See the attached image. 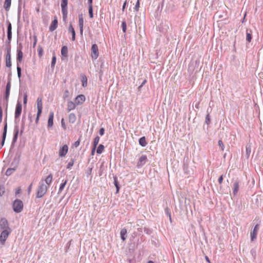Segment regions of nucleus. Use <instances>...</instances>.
Here are the masks:
<instances>
[{
    "mask_svg": "<svg viewBox=\"0 0 263 263\" xmlns=\"http://www.w3.org/2000/svg\"><path fill=\"white\" fill-rule=\"evenodd\" d=\"M0 243L4 245L12 232L8 221L5 218H2L0 219Z\"/></svg>",
    "mask_w": 263,
    "mask_h": 263,
    "instance_id": "obj_1",
    "label": "nucleus"
},
{
    "mask_svg": "<svg viewBox=\"0 0 263 263\" xmlns=\"http://www.w3.org/2000/svg\"><path fill=\"white\" fill-rule=\"evenodd\" d=\"M48 185L44 184V182L42 180L40 182V184L36 191V198H40L43 197L47 193Z\"/></svg>",
    "mask_w": 263,
    "mask_h": 263,
    "instance_id": "obj_2",
    "label": "nucleus"
},
{
    "mask_svg": "<svg viewBox=\"0 0 263 263\" xmlns=\"http://www.w3.org/2000/svg\"><path fill=\"white\" fill-rule=\"evenodd\" d=\"M12 208L13 211L16 213L21 212L24 208V204L22 200L20 199H15L12 204Z\"/></svg>",
    "mask_w": 263,
    "mask_h": 263,
    "instance_id": "obj_3",
    "label": "nucleus"
},
{
    "mask_svg": "<svg viewBox=\"0 0 263 263\" xmlns=\"http://www.w3.org/2000/svg\"><path fill=\"white\" fill-rule=\"evenodd\" d=\"M37 112L36 115V117L35 119V123L36 124H38L40 116L42 112V108H43V104H42V99L41 98H38L37 99Z\"/></svg>",
    "mask_w": 263,
    "mask_h": 263,
    "instance_id": "obj_4",
    "label": "nucleus"
},
{
    "mask_svg": "<svg viewBox=\"0 0 263 263\" xmlns=\"http://www.w3.org/2000/svg\"><path fill=\"white\" fill-rule=\"evenodd\" d=\"M7 54L6 55V65L7 67L10 68L12 64L11 61V48L8 46L6 48Z\"/></svg>",
    "mask_w": 263,
    "mask_h": 263,
    "instance_id": "obj_5",
    "label": "nucleus"
},
{
    "mask_svg": "<svg viewBox=\"0 0 263 263\" xmlns=\"http://www.w3.org/2000/svg\"><path fill=\"white\" fill-rule=\"evenodd\" d=\"M91 58L92 59H97L99 57L98 47L97 44H93L91 46Z\"/></svg>",
    "mask_w": 263,
    "mask_h": 263,
    "instance_id": "obj_6",
    "label": "nucleus"
},
{
    "mask_svg": "<svg viewBox=\"0 0 263 263\" xmlns=\"http://www.w3.org/2000/svg\"><path fill=\"white\" fill-rule=\"evenodd\" d=\"M259 224H256L252 232H251L250 235H251V240L252 241H254L257 237V235L259 230Z\"/></svg>",
    "mask_w": 263,
    "mask_h": 263,
    "instance_id": "obj_7",
    "label": "nucleus"
},
{
    "mask_svg": "<svg viewBox=\"0 0 263 263\" xmlns=\"http://www.w3.org/2000/svg\"><path fill=\"white\" fill-rule=\"evenodd\" d=\"M68 151V147L67 145L65 144L60 148L59 151V156L61 157H64L66 156Z\"/></svg>",
    "mask_w": 263,
    "mask_h": 263,
    "instance_id": "obj_8",
    "label": "nucleus"
},
{
    "mask_svg": "<svg viewBox=\"0 0 263 263\" xmlns=\"http://www.w3.org/2000/svg\"><path fill=\"white\" fill-rule=\"evenodd\" d=\"M68 0H62L61 1V8L62 12L63 15H67V4Z\"/></svg>",
    "mask_w": 263,
    "mask_h": 263,
    "instance_id": "obj_9",
    "label": "nucleus"
},
{
    "mask_svg": "<svg viewBox=\"0 0 263 263\" xmlns=\"http://www.w3.org/2000/svg\"><path fill=\"white\" fill-rule=\"evenodd\" d=\"M22 110V105L21 103L19 102H18L16 104V108H15V118H18L21 113Z\"/></svg>",
    "mask_w": 263,
    "mask_h": 263,
    "instance_id": "obj_10",
    "label": "nucleus"
},
{
    "mask_svg": "<svg viewBox=\"0 0 263 263\" xmlns=\"http://www.w3.org/2000/svg\"><path fill=\"white\" fill-rule=\"evenodd\" d=\"M85 101V97L83 95H78L75 99V103L77 105L82 104Z\"/></svg>",
    "mask_w": 263,
    "mask_h": 263,
    "instance_id": "obj_11",
    "label": "nucleus"
},
{
    "mask_svg": "<svg viewBox=\"0 0 263 263\" xmlns=\"http://www.w3.org/2000/svg\"><path fill=\"white\" fill-rule=\"evenodd\" d=\"M147 161V157L145 155H142L139 159L138 162H137V167H140L142 166H143L144 164H145Z\"/></svg>",
    "mask_w": 263,
    "mask_h": 263,
    "instance_id": "obj_12",
    "label": "nucleus"
},
{
    "mask_svg": "<svg viewBox=\"0 0 263 263\" xmlns=\"http://www.w3.org/2000/svg\"><path fill=\"white\" fill-rule=\"evenodd\" d=\"M79 24L80 27V34L82 35L83 32L84 20L83 17V15L82 14L79 15Z\"/></svg>",
    "mask_w": 263,
    "mask_h": 263,
    "instance_id": "obj_13",
    "label": "nucleus"
},
{
    "mask_svg": "<svg viewBox=\"0 0 263 263\" xmlns=\"http://www.w3.org/2000/svg\"><path fill=\"white\" fill-rule=\"evenodd\" d=\"M58 22L57 17H54V20L52 21L49 30L50 31H53L58 27Z\"/></svg>",
    "mask_w": 263,
    "mask_h": 263,
    "instance_id": "obj_14",
    "label": "nucleus"
},
{
    "mask_svg": "<svg viewBox=\"0 0 263 263\" xmlns=\"http://www.w3.org/2000/svg\"><path fill=\"white\" fill-rule=\"evenodd\" d=\"M23 53L21 49L17 50V65H18L19 63H21L23 60Z\"/></svg>",
    "mask_w": 263,
    "mask_h": 263,
    "instance_id": "obj_15",
    "label": "nucleus"
},
{
    "mask_svg": "<svg viewBox=\"0 0 263 263\" xmlns=\"http://www.w3.org/2000/svg\"><path fill=\"white\" fill-rule=\"evenodd\" d=\"M53 118H54V113L53 112H50L49 114L48 120V126L49 127H51L53 124Z\"/></svg>",
    "mask_w": 263,
    "mask_h": 263,
    "instance_id": "obj_16",
    "label": "nucleus"
},
{
    "mask_svg": "<svg viewBox=\"0 0 263 263\" xmlns=\"http://www.w3.org/2000/svg\"><path fill=\"white\" fill-rule=\"evenodd\" d=\"M10 88H11V83H10V82H8L6 85V92H5V98L7 101L8 100V98L9 97Z\"/></svg>",
    "mask_w": 263,
    "mask_h": 263,
    "instance_id": "obj_17",
    "label": "nucleus"
},
{
    "mask_svg": "<svg viewBox=\"0 0 263 263\" xmlns=\"http://www.w3.org/2000/svg\"><path fill=\"white\" fill-rule=\"evenodd\" d=\"M43 182L45 181L46 183V185H48V187H49L51 183L52 182V175L49 174L47 177H46L44 180H43Z\"/></svg>",
    "mask_w": 263,
    "mask_h": 263,
    "instance_id": "obj_18",
    "label": "nucleus"
},
{
    "mask_svg": "<svg viewBox=\"0 0 263 263\" xmlns=\"http://www.w3.org/2000/svg\"><path fill=\"white\" fill-rule=\"evenodd\" d=\"M7 30H7V37H8V40L10 43L11 40V38H12V32H11L12 27H11V23L9 24V25L8 26Z\"/></svg>",
    "mask_w": 263,
    "mask_h": 263,
    "instance_id": "obj_19",
    "label": "nucleus"
},
{
    "mask_svg": "<svg viewBox=\"0 0 263 263\" xmlns=\"http://www.w3.org/2000/svg\"><path fill=\"white\" fill-rule=\"evenodd\" d=\"M7 124H6V125H5L4 128L2 140L1 142L2 146H3V145H4V143H5V141L6 139V134H7Z\"/></svg>",
    "mask_w": 263,
    "mask_h": 263,
    "instance_id": "obj_20",
    "label": "nucleus"
},
{
    "mask_svg": "<svg viewBox=\"0 0 263 263\" xmlns=\"http://www.w3.org/2000/svg\"><path fill=\"white\" fill-rule=\"evenodd\" d=\"M68 31L70 32L72 34V40L74 41L76 39V33L74 29L71 25V24H70L69 27H68Z\"/></svg>",
    "mask_w": 263,
    "mask_h": 263,
    "instance_id": "obj_21",
    "label": "nucleus"
},
{
    "mask_svg": "<svg viewBox=\"0 0 263 263\" xmlns=\"http://www.w3.org/2000/svg\"><path fill=\"white\" fill-rule=\"evenodd\" d=\"M77 104L73 103L72 101H69L67 104V110L68 111H70L72 110L75 109Z\"/></svg>",
    "mask_w": 263,
    "mask_h": 263,
    "instance_id": "obj_22",
    "label": "nucleus"
},
{
    "mask_svg": "<svg viewBox=\"0 0 263 263\" xmlns=\"http://www.w3.org/2000/svg\"><path fill=\"white\" fill-rule=\"evenodd\" d=\"M11 0H5L4 4V7L6 10L8 11L11 6Z\"/></svg>",
    "mask_w": 263,
    "mask_h": 263,
    "instance_id": "obj_23",
    "label": "nucleus"
},
{
    "mask_svg": "<svg viewBox=\"0 0 263 263\" xmlns=\"http://www.w3.org/2000/svg\"><path fill=\"white\" fill-rule=\"evenodd\" d=\"M239 182L238 181L235 182L234 183V189H233V193L234 195H235L237 194L238 190H239Z\"/></svg>",
    "mask_w": 263,
    "mask_h": 263,
    "instance_id": "obj_24",
    "label": "nucleus"
},
{
    "mask_svg": "<svg viewBox=\"0 0 263 263\" xmlns=\"http://www.w3.org/2000/svg\"><path fill=\"white\" fill-rule=\"evenodd\" d=\"M61 54L64 57H67L68 48L66 46H64L62 47L61 49Z\"/></svg>",
    "mask_w": 263,
    "mask_h": 263,
    "instance_id": "obj_25",
    "label": "nucleus"
},
{
    "mask_svg": "<svg viewBox=\"0 0 263 263\" xmlns=\"http://www.w3.org/2000/svg\"><path fill=\"white\" fill-rule=\"evenodd\" d=\"M139 144L142 146H145L147 144L145 137H142L139 140Z\"/></svg>",
    "mask_w": 263,
    "mask_h": 263,
    "instance_id": "obj_26",
    "label": "nucleus"
},
{
    "mask_svg": "<svg viewBox=\"0 0 263 263\" xmlns=\"http://www.w3.org/2000/svg\"><path fill=\"white\" fill-rule=\"evenodd\" d=\"M126 233H127V230L126 229L124 228L121 230L120 235H121V239L123 240V241H124L126 239L125 235L126 234Z\"/></svg>",
    "mask_w": 263,
    "mask_h": 263,
    "instance_id": "obj_27",
    "label": "nucleus"
},
{
    "mask_svg": "<svg viewBox=\"0 0 263 263\" xmlns=\"http://www.w3.org/2000/svg\"><path fill=\"white\" fill-rule=\"evenodd\" d=\"M76 120V116L74 114H70L69 115V121L71 123H74Z\"/></svg>",
    "mask_w": 263,
    "mask_h": 263,
    "instance_id": "obj_28",
    "label": "nucleus"
},
{
    "mask_svg": "<svg viewBox=\"0 0 263 263\" xmlns=\"http://www.w3.org/2000/svg\"><path fill=\"white\" fill-rule=\"evenodd\" d=\"M104 150V146L103 144H100L97 149V153L101 154Z\"/></svg>",
    "mask_w": 263,
    "mask_h": 263,
    "instance_id": "obj_29",
    "label": "nucleus"
},
{
    "mask_svg": "<svg viewBox=\"0 0 263 263\" xmlns=\"http://www.w3.org/2000/svg\"><path fill=\"white\" fill-rule=\"evenodd\" d=\"M82 86L83 87H86L87 84V78L85 76H83L82 77Z\"/></svg>",
    "mask_w": 263,
    "mask_h": 263,
    "instance_id": "obj_30",
    "label": "nucleus"
},
{
    "mask_svg": "<svg viewBox=\"0 0 263 263\" xmlns=\"http://www.w3.org/2000/svg\"><path fill=\"white\" fill-rule=\"evenodd\" d=\"M99 141H100V137L98 136H96L93 142V147H97V146L98 144Z\"/></svg>",
    "mask_w": 263,
    "mask_h": 263,
    "instance_id": "obj_31",
    "label": "nucleus"
},
{
    "mask_svg": "<svg viewBox=\"0 0 263 263\" xmlns=\"http://www.w3.org/2000/svg\"><path fill=\"white\" fill-rule=\"evenodd\" d=\"M67 183V180H65V181L60 185V186L59 188V193H61L63 191V190L65 187Z\"/></svg>",
    "mask_w": 263,
    "mask_h": 263,
    "instance_id": "obj_32",
    "label": "nucleus"
},
{
    "mask_svg": "<svg viewBox=\"0 0 263 263\" xmlns=\"http://www.w3.org/2000/svg\"><path fill=\"white\" fill-rule=\"evenodd\" d=\"M5 193V187L4 185L0 186V196H3Z\"/></svg>",
    "mask_w": 263,
    "mask_h": 263,
    "instance_id": "obj_33",
    "label": "nucleus"
},
{
    "mask_svg": "<svg viewBox=\"0 0 263 263\" xmlns=\"http://www.w3.org/2000/svg\"><path fill=\"white\" fill-rule=\"evenodd\" d=\"M88 12H89V15L90 17L92 18L93 17L92 6H89Z\"/></svg>",
    "mask_w": 263,
    "mask_h": 263,
    "instance_id": "obj_34",
    "label": "nucleus"
},
{
    "mask_svg": "<svg viewBox=\"0 0 263 263\" xmlns=\"http://www.w3.org/2000/svg\"><path fill=\"white\" fill-rule=\"evenodd\" d=\"M43 54V49L41 46L38 47V54L40 57H42Z\"/></svg>",
    "mask_w": 263,
    "mask_h": 263,
    "instance_id": "obj_35",
    "label": "nucleus"
},
{
    "mask_svg": "<svg viewBox=\"0 0 263 263\" xmlns=\"http://www.w3.org/2000/svg\"><path fill=\"white\" fill-rule=\"evenodd\" d=\"M122 28L123 32L124 33H125L126 31V22L125 21H123L122 23Z\"/></svg>",
    "mask_w": 263,
    "mask_h": 263,
    "instance_id": "obj_36",
    "label": "nucleus"
},
{
    "mask_svg": "<svg viewBox=\"0 0 263 263\" xmlns=\"http://www.w3.org/2000/svg\"><path fill=\"white\" fill-rule=\"evenodd\" d=\"M246 40L248 42H250L252 40V35L251 33L247 32L246 35Z\"/></svg>",
    "mask_w": 263,
    "mask_h": 263,
    "instance_id": "obj_37",
    "label": "nucleus"
},
{
    "mask_svg": "<svg viewBox=\"0 0 263 263\" xmlns=\"http://www.w3.org/2000/svg\"><path fill=\"white\" fill-rule=\"evenodd\" d=\"M17 72L18 77L20 78L21 77V68L18 66V65L17 66Z\"/></svg>",
    "mask_w": 263,
    "mask_h": 263,
    "instance_id": "obj_38",
    "label": "nucleus"
},
{
    "mask_svg": "<svg viewBox=\"0 0 263 263\" xmlns=\"http://www.w3.org/2000/svg\"><path fill=\"white\" fill-rule=\"evenodd\" d=\"M218 145L221 147V150L223 151L224 148V144H223L222 141L221 140H219L218 141Z\"/></svg>",
    "mask_w": 263,
    "mask_h": 263,
    "instance_id": "obj_39",
    "label": "nucleus"
},
{
    "mask_svg": "<svg viewBox=\"0 0 263 263\" xmlns=\"http://www.w3.org/2000/svg\"><path fill=\"white\" fill-rule=\"evenodd\" d=\"M139 7H140V2H139V0H138L137 3H136L135 7V10L136 11H138Z\"/></svg>",
    "mask_w": 263,
    "mask_h": 263,
    "instance_id": "obj_40",
    "label": "nucleus"
},
{
    "mask_svg": "<svg viewBox=\"0 0 263 263\" xmlns=\"http://www.w3.org/2000/svg\"><path fill=\"white\" fill-rule=\"evenodd\" d=\"M73 164H74V161L73 160H71L70 162H69L67 165V168L68 169H69L73 165Z\"/></svg>",
    "mask_w": 263,
    "mask_h": 263,
    "instance_id": "obj_41",
    "label": "nucleus"
},
{
    "mask_svg": "<svg viewBox=\"0 0 263 263\" xmlns=\"http://www.w3.org/2000/svg\"><path fill=\"white\" fill-rule=\"evenodd\" d=\"M27 102V94L25 93L24 97V104L25 106L26 105Z\"/></svg>",
    "mask_w": 263,
    "mask_h": 263,
    "instance_id": "obj_42",
    "label": "nucleus"
},
{
    "mask_svg": "<svg viewBox=\"0 0 263 263\" xmlns=\"http://www.w3.org/2000/svg\"><path fill=\"white\" fill-rule=\"evenodd\" d=\"M14 169H12V168H8L7 169V170L6 171V175H10L11 174V173H12V172L14 171Z\"/></svg>",
    "mask_w": 263,
    "mask_h": 263,
    "instance_id": "obj_43",
    "label": "nucleus"
},
{
    "mask_svg": "<svg viewBox=\"0 0 263 263\" xmlns=\"http://www.w3.org/2000/svg\"><path fill=\"white\" fill-rule=\"evenodd\" d=\"M56 62V57L53 56L52 58L51 65L54 66Z\"/></svg>",
    "mask_w": 263,
    "mask_h": 263,
    "instance_id": "obj_44",
    "label": "nucleus"
},
{
    "mask_svg": "<svg viewBox=\"0 0 263 263\" xmlns=\"http://www.w3.org/2000/svg\"><path fill=\"white\" fill-rule=\"evenodd\" d=\"M104 132H105V130H104V128H101L100 129V130H99V134L101 135V136H103L104 134Z\"/></svg>",
    "mask_w": 263,
    "mask_h": 263,
    "instance_id": "obj_45",
    "label": "nucleus"
},
{
    "mask_svg": "<svg viewBox=\"0 0 263 263\" xmlns=\"http://www.w3.org/2000/svg\"><path fill=\"white\" fill-rule=\"evenodd\" d=\"M2 118H3V110H2V107L0 106V123L2 121Z\"/></svg>",
    "mask_w": 263,
    "mask_h": 263,
    "instance_id": "obj_46",
    "label": "nucleus"
},
{
    "mask_svg": "<svg viewBox=\"0 0 263 263\" xmlns=\"http://www.w3.org/2000/svg\"><path fill=\"white\" fill-rule=\"evenodd\" d=\"M61 125H62V127L64 129H66V125H65V123L64 119H62L61 120Z\"/></svg>",
    "mask_w": 263,
    "mask_h": 263,
    "instance_id": "obj_47",
    "label": "nucleus"
},
{
    "mask_svg": "<svg viewBox=\"0 0 263 263\" xmlns=\"http://www.w3.org/2000/svg\"><path fill=\"white\" fill-rule=\"evenodd\" d=\"M80 143V139L79 138L77 141H76L74 143V145L76 147H78Z\"/></svg>",
    "mask_w": 263,
    "mask_h": 263,
    "instance_id": "obj_48",
    "label": "nucleus"
},
{
    "mask_svg": "<svg viewBox=\"0 0 263 263\" xmlns=\"http://www.w3.org/2000/svg\"><path fill=\"white\" fill-rule=\"evenodd\" d=\"M205 121H206V123L207 124H209L210 122V115L208 114L207 115L206 117V119H205Z\"/></svg>",
    "mask_w": 263,
    "mask_h": 263,
    "instance_id": "obj_49",
    "label": "nucleus"
},
{
    "mask_svg": "<svg viewBox=\"0 0 263 263\" xmlns=\"http://www.w3.org/2000/svg\"><path fill=\"white\" fill-rule=\"evenodd\" d=\"M223 175H221L218 179V182L219 184H221L223 181Z\"/></svg>",
    "mask_w": 263,
    "mask_h": 263,
    "instance_id": "obj_50",
    "label": "nucleus"
},
{
    "mask_svg": "<svg viewBox=\"0 0 263 263\" xmlns=\"http://www.w3.org/2000/svg\"><path fill=\"white\" fill-rule=\"evenodd\" d=\"M21 193V189L20 187H18L15 191V195H17Z\"/></svg>",
    "mask_w": 263,
    "mask_h": 263,
    "instance_id": "obj_51",
    "label": "nucleus"
},
{
    "mask_svg": "<svg viewBox=\"0 0 263 263\" xmlns=\"http://www.w3.org/2000/svg\"><path fill=\"white\" fill-rule=\"evenodd\" d=\"M114 184L115 186L119 185L117 177H114Z\"/></svg>",
    "mask_w": 263,
    "mask_h": 263,
    "instance_id": "obj_52",
    "label": "nucleus"
},
{
    "mask_svg": "<svg viewBox=\"0 0 263 263\" xmlns=\"http://www.w3.org/2000/svg\"><path fill=\"white\" fill-rule=\"evenodd\" d=\"M127 4V1L126 0L125 1V2L123 4V7H122V11H124L125 8V7H126V5Z\"/></svg>",
    "mask_w": 263,
    "mask_h": 263,
    "instance_id": "obj_53",
    "label": "nucleus"
},
{
    "mask_svg": "<svg viewBox=\"0 0 263 263\" xmlns=\"http://www.w3.org/2000/svg\"><path fill=\"white\" fill-rule=\"evenodd\" d=\"M34 43H33V47H34L36 44V43H37V37L36 36H34Z\"/></svg>",
    "mask_w": 263,
    "mask_h": 263,
    "instance_id": "obj_54",
    "label": "nucleus"
},
{
    "mask_svg": "<svg viewBox=\"0 0 263 263\" xmlns=\"http://www.w3.org/2000/svg\"><path fill=\"white\" fill-rule=\"evenodd\" d=\"M96 149V147H93L92 151H91V155L93 156L95 153V151Z\"/></svg>",
    "mask_w": 263,
    "mask_h": 263,
    "instance_id": "obj_55",
    "label": "nucleus"
},
{
    "mask_svg": "<svg viewBox=\"0 0 263 263\" xmlns=\"http://www.w3.org/2000/svg\"><path fill=\"white\" fill-rule=\"evenodd\" d=\"M89 6H92V0H88Z\"/></svg>",
    "mask_w": 263,
    "mask_h": 263,
    "instance_id": "obj_56",
    "label": "nucleus"
},
{
    "mask_svg": "<svg viewBox=\"0 0 263 263\" xmlns=\"http://www.w3.org/2000/svg\"><path fill=\"white\" fill-rule=\"evenodd\" d=\"M116 193H118L119 191V189H120L119 186V185L116 186Z\"/></svg>",
    "mask_w": 263,
    "mask_h": 263,
    "instance_id": "obj_57",
    "label": "nucleus"
},
{
    "mask_svg": "<svg viewBox=\"0 0 263 263\" xmlns=\"http://www.w3.org/2000/svg\"><path fill=\"white\" fill-rule=\"evenodd\" d=\"M31 187H32V184H31V185L29 186V188H28V192H29V193L30 192V191H31Z\"/></svg>",
    "mask_w": 263,
    "mask_h": 263,
    "instance_id": "obj_58",
    "label": "nucleus"
},
{
    "mask_svg": "<svg viewBox=\"0 0 263 263\" xmlns=\"http://www.w3.org/2000/svg\"><path fill=\"white\" fill-rule=\"evenodd\" d=\"M146 80H145L143 82V83H142V84H141V86H143L144 84H145L146 83Z\"/></svg>",
    "mask_w": 263,
    "mask_h": 263,
    "instance_id": "obj_59",
    "label": "nucleus"
},
{
    "mask_svg": "<svg viewBox=\"0 0 263 263\" xmlns=\"http://www.w3.org/2000/svg\"><path fill=\"white\" fill-rule=\"evenodd\" d=\"M205 259L208 262H210L209 259L207 256L205 257Z\"/></svg>",
    "mask_w": 263,
    "mask_h": 263,
    "instance_id": "obj_60",
    "label": "nucleus"
},
{
    "mask_svg": "<svg viewBox=\"0 0 263 263\" xmlns=\"http://www.w3.org/2000/svg\"><path fill=\"white\" fill-rule=\"evenodd\" d=\"M168 216H169L170 220V221H171L172 219H171V215L170 213H168Z\"/></svg>",
    "mask_w": 263,
    "mask_h": 263,
    "instance_id": "obj_61",
    "label": "nucleus"
},
{
    "mask_svg": "<svg viewBox=\"0 0 263 263\" xmlns=\"http://www.w3.org/2000/svg\"><path fill=\"white\" fill-rule=\"evenodd\" d=\"M148 263H154L153 261H148Z\"/></svg>",
    "mask_w": 263,
    "mask_h": 263,
    "instance_id": "obj_62",
    "label": "nucleus"
},
{
    "mask_svg": "<svg viewBox=\"0 0 263 263\" xmlns=\"http://www.w3.org/2000/svg\"><path fill=\"white\" fill-rule=\"evenodd\" d=\"M17 133H16V135H15V137H17Z\"/></svg>",
    "mask_w": 263,
    "mask_h": 263,
    "instance_id": "obj_63",
    "label": "nucleus"
}]
</instances>
